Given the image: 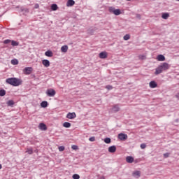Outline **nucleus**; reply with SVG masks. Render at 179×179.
Wrapping results in <instances>:
<instances>
[{"label": "nucleus", "instance_id": "nucleus-1", "mask_svg": "<svg viewBox=\"0 0 179 179\" xmlns=\"http://www.w3.org/2000/svg\"><path fill=\"white\" fill-rule=\"evenodd\" d=\"M170 69V65L168 64V63H162L161 65H159L158 67L155 69V75H160L163 71H167V69Z\"/></svg>", "mask_w": 179, "mask_h": 179}, {"label": "nucleus", "instance_id": "nucleus-2", "mask_svg": "<svg viewBox=\"0 0 179 179\" xmlns=\"http://www.w3.org/2000/svg\"><path fill=\"white\" fill-rule=\"evenodd\" d=\"M6 82L8 85H11V86H20V85H22L21 80L16 78H7Z\"/></svg>", "mask_w": 179, "mask_h": 179}, {"label": "nucleus", "instance_id": "nucleus-3", "mask_svg": "<svg viewBox=\"0 0 179 179\" xmlns=\"http://www.w3.org/2000/svg\"><path fill=\"white\" fill-rule=\"evenodd\" d=\"M109 12L110 13H113V15H115V16H119V15H121V10L115 9L114 7H109Z\"/></svg>", "mask_w": 179, "mask_h": 179}, {"label": "nucleus", "instance_id": "nucleus-4", "mask_svg": "<svg viewBox=\"0 0 179 179\" xmlns=\"http://www.w3.org/2000/svg\"><path fill=\"white\" fill-rule=\"evenodd\" d=\"M9 43H11V45H13V47H17V45H19V42L10 39H6L3 41V44H9Z\"/></svg>", "mask_w": 179, "mask_h": 179}, {"label": "nucleus", "instance_id": "nucleus-5", "mask_svg": "<svg viewBox=\"0 0 179 179\" xmlns=\"http://www.w3.org/2000/svg\"><path fill=\"white\" fill-rule=\"evenodd\" d=\"M55 91L54 90V89H48L46 91V94L47 96H48L49 97H54V96H55Z\"/></svg>", "mask_w": 179, "mask_h": 179}, {"label": "nucleus", "instance_id": "nucleus-6", "mask_svg": "<svg viewBox=\"0 0 179 179\" xmlns=\"http://www.w3.org/2000/svg\"><path fill=\"white\" fill-rule=\"evenodd\" d=\"M118 139H120V141H127V139H128V135L120 133L118 134Z\"/></svg>", "mask_w": 179, "mask_h": 179}, {"label": "nucleus", "instance_id": "nucleus-7", "mask_svg": "<svg viewBox=\"0 0 179 179\" xmlns=\"http://www.w3.org/2000/svg\"><path fill=\"white\" fill-rule=\"evenodd\" d=\"M99 57L101 58V59H106V58L108 57V53H107L106 51L101 52L99 55Z\"/></svg>", "mask_w": 179, "mask_h": 179}, {"label": "nucleus", "instance_id": "nucleus-8", "mask_svg": "<svg viewBox=\"0 0 179 179\" xmlns=\"http://www.w3.org/2000/svg\"><path fill=\"white\" fill-rule=\"evenodd\" d=\"M66 118H68L69 120H73L74 118H76V113H75V112L69 113L66 115Z\"/></svg>", "mask_w": 179, "mask_h": 179}, {"label": "nucleus", "instance_id": "nucleus-9", "mask_svg": "<svg viewBox=\"0 0 179 179\" xmlns=\"http://www.w3.org/2000/svg\"><path fill=\"white\" fill-rule=\"evenodd\" d=\"M33 71V68L31 67H26L24 69V73L25 75H30L31 73V71Z\"/></svg>", "mask_w": 179, "mask_h": 179}, {"label": "nucleus", "instance_id": "nucleus-10", "mask_svg": "<svg viewBox=\"0 0 179 179\" xmlns=\"http://www.w3.org/2000/svg\"><path fill=\"white\" fill-rule=\"evenodd\" d=\"M116 150H117V147H115V145H112L108 148L109 153H115Z\"/></svg>", "mask_w": 179, "mask_h": 179}, {"label": "nucleus", "instance_id": "nucleus-11", "mask_svg": "<svg viewBox=\"0 0 179 179\" xmlns=\"http://www.w3.org/2000/svg\"><path fill=\"white\" fill-rule=\"evenodd\" d=\"M112 111L113 113H118L120 111V106L118 104L114 105L112 108Z\"/></svg>", "mask_w": 179, "mask_h": 179}, {"label": "nucleus", "instance_id": "nucleus-12", "mask_svg": "<svg viewBox=\"0 0 179 179\" xmlns=\"http://www.w3.org/2000/svg\"><path fill=\"white\" fill-rule=\"evenodd\" d=\"M134 157H132V156H127L126 157L127 163H129V164L134 163Z\"/></svg>", "mask_w": 179, "mask_h": 179}, {"label": "nucleus", "instance_id": "nucleus-13", "mask_svg": "<svg viewBox=\"0 0 179 179\" xmlns=\"http://www.w3.org/2000/svg\"><path fill=\"white\" fill-rule=\"evenodd\" d=\"M132 176L135 178H139V177H141V171H136L133 172Z\"/></svg>", "mask_w": 179, "mask_h": 179}, {"label": "nucleus", "instance_id": "nucleus-14", "mask_svg": "<svg viewBox=\"0 0 179 179\" xmlns=\"http://www.w3.org/2000/svg\"><path fill=\"white\" fill-rule=\"evenodd\" d=\"M42 64L45 66V68H48V66H50V61L48 59H43L42 61Z\"/></svg>", "mask_w": 179, "mask_h": 179}, {"label": "nucleus", "instance_id": "nucleus-15", "mask_svg": "<svg viewBox=\"0 0 179 179\" xmlns=\"http://www.w3.org/2000/svg\"><path fill=\"white\" fill-rule=\"evenodd\" d=\"M39 129L41 131H47V126L44 123H40L39 124Z\"/></svg>", "mask_w": 179, "mask_h": 179}, {"label": "nucleus", "instance_id": "nucleus-16", "mask_svg": "<svg viewBox=\"0 0 179 179\" xmlns=\"http://www.w3.org/2000/svg\"><path fill=\"white\" fill-rule=\"evenodd\" d=\"M157 61H166V57L163 55H159L157 57Z\"/></svg>", "mask_w": 179, "mask_h": 179}, {"label": "nucleus", "instance_id": "nucleus-17", "mask_svg": "<svg viewBox=\"0 0 179 179\" xmlns=\"http://www.w3.org/2000/svg\"><path fill=\"white\" fill-rule=\"evenodd\" d=\"M157 86V83H156V81L150 82V87H151V89H155Z\"/></svg>", "mask_w": 179, "mask_h": 179}, {"label": "nucleus", "instance_id": "nucleus-18", "mask_svg": "<svg viewBox=\"0 0 179 179\" xmlns=\"http://www.w3.org/2000/svg\"><path fill=\"white\" fill-rule=\"evenodd\" d=\"M75 5V1L73 0H68L66 3V6H73Z\"/></svg>", "mask_w": 179, "mask_h": 179}, {"label": "nucleus", "instance_id": "nucleus-19", "mask_svg": "<svg viewBox=\"0 0 179 179\" xmlns=\"http://www.w3.org/2000/svg\"><path fill=\"white\" fill-rule=\"evenodd\" d=\"M41 106L43 107V108H45L48 107V102L47 101H43L41 103Z\"/></svg>", "mask_w": 179, "mask_h": 179}, {"label": "nucleus", "instance_id": "nucleus-20", "mask_svg": "<svg viewBox=\"0 0 179 179\" xmlns=\"http://www.w3.org/2000/svg\"><path fill=\"white\" fill-rule=\"evenodd\" d=\"M62 52H68V45H64L61 48Z\"/></svg>", "mask_w": 179, "mask_h": 179}, {"label": "nucleus", "instance_id": "nucleus-21", "mask_svg": "<svg viewBox=\"0 0 179 179\" xmlns=\"http://www.w3.org/2000/svg\"><path fill=\"white\" fill-rule=\"evenodd\" d=\"M162 19L167 20L170 17V14H169V13H162Z\"/></svg>", "mask_w": 179, "mask_h": 179}, {"label": "nucleus", "instance_id": "nucleus-22", "mask_svg": "<svg viewBox=\"0 0 179 179\" xmlns=\"http://www.w3.org/2000/svg\"><path fill=\"white\" fill-rule=\"evenodd\" d=\"M45 55L46 57H52V55H53L52 51H51V50H48V51H46V52H45Z\"/></svg>", "mask_w": 179, "mask_h": 179}, {"label": "nucleus", "instance_id": "nucleus-23", "mask_svg": "<svg viewBox=\"0 0 179 179\" xmlns=\"http://www.w3.org/2000/svg\"><path fill=\"white\" fill-rule=\"evenodd\" d=\"M6 104L7 106H8V107H12V106L15 104V102L13 101V100H9L8 101H7Z\"/></svg>", "mask_w": 179, "mask_h": 179}, {"label": "nucleus", "instance_id": "nucleus-24", "mask_svg": "<svg viewBox=\"0 0 179 179\" xmlns=\"http://www.w3.org/2000/svg\"><path fill=\"white\" fill-rule=\"evenodd\" d=\"M63 127H64V128H71V123L68 122H65L63 124Z\"/></svg>", "mask_w": 179, "mask_h": 179}, {"label": "nucleus", "instance_id": "nucleus-25", "mask_svg": "<svg viewBox=\"0 0 179 179\" xmlns=\"http://www.w3.org/2000/svg\"><path fill=\"white\" fill-rule=\"evenodd\" d=\"M51 9L52 10H57L58 9V6L55 3L51 5Z\"/></svg>", "mask_w": 179, "mask_h": 179}, {"label": "nucleus", "instance_id": "nucleus-26", "mask_svg": "<svg viewBox=\"0 0 179 179\" xmlns=\"http://www.w3.org/2000/svg\"><path fill=\"white\" fill-rule=\"evenodd\" d=\"M129 38H131V35L129 34H126L123 37V40H124L125 41H127V40H129Z\"/></svg>", "mask_w": 179, "mask_h": 179}, {"label": "nucleus", "instance_id": "nucleus-27", "mask_svg": "<svg viewBox=\"0 0 179 179\" xmlns=\"http://www.w3.org/2000/svg\"><path fill=\"white\" fill-rule=\"evenodd\" d=\"M5 94H6V91L5 90H0V96L1 97H3V96H5Z\"/></svg>", "mask_w": 179, "mask_h": 179}, {"label": "nucleus", "instance_id": "nucleus-28", "mask_svg": "<svg viewBox=\"0 0 179 179\" xmlns=\"http://www.w3.org/2000/svg\"><path fill=\"white\" fill-rule=\"evenodd\" d=\"M11 64L13 65H17V64H19V61H17V59H12Z\"/></svg>", "mask_w": 179, "mask_h": 179}, {"label": "nucleus", "instance_id": "nucleus-29", "mask_svg": "<svg viewBox=\"0 0 179 179\" xmlns=\"http://www.w3.org/2000/svg\"><path fill=\"white\" fill-rule=\"evenodd\" d=\"M104 142H105V143H111V138H104Z\"/></svg>", "mask_w": 179, "mask_h": 179}, {"label": "nucleus", "instance_id": "nucleus-30", "mask_svg": "<svg viewBox=\"0 0 179 179\" xmlns=\"http://www.w3.org/2000/svg\"><path fill=\"white\" fill-rule=\"evenodd\" d=\"M26 152L28 153V155H33V149L31 148H27Z\"/></svg>", "mask_w": 179, "mask_h": 179}, {"label": "nucleus", "instance_id": "nucleus-31", "mask_svg": "<svg viewBox=\"0 0 179 179\" xmlns=\"http://www.w3.org/2000/svg\"><path fill=\"white\" fill-rule=\"evenodd\" d=\"M72 178L79 179V178H80V176L78 174H74V175H73Z\"/></svg>", "mask_w": 179, "mask_h": 179}, {"label": "nucleus", "instance_id": "nucleus-32", "mask_svg": "<svg viewBox=\"0 0 179 179\" xmlns=\"http://www.w3.org/2000/svg\"><path fill=\"white\" fill-rule=\"evenodd\" d=\"M93 33H94V29L90 28L88 29V34H93Z\"/></svg>", "mask_w": 179, "mask_h": 179}, {"label": "nucleus", "instance_id": "nucleus-33", "mask_svg": "<svg viewBox=\"0 0 179 179\" xmlns=\"http://www.w3.org/2000/svg\"><path fill=\"white\" fill-rule=\"evenodd\" d=\"M65 150V147L64 146H59V152H64Z\"/></svg>", "mask_w": 179, "mask_h": 179}, {"label": "nucleus", "instance_id": "nucleus-34", "mask_svg": "<svg viewBox=\"0 0 179 179\" xmlns=\"http://www.w3.org/2000/svg\"><path fill=\"white\" fill-rule=\"evenodd\" d=\"M138 58H139V59H142V60L146 59V56H145V55H139Z\"/></svg>", "mask_w": 179, "mask_h": 179}, {"label": "nucleus", "instance_id": "nucleus-35", "mask_svg": "<svg viewBox=\"0 0 179 179\" xmlns=\"http://www.w3.org/2000/svg\"><path fill=\"white\" fill-rule=\"evenodd\" d=\"M89 141H90V142H94V141H96V137H94V136L90 137V138H89Z\"/></svg>", "mask_w": 179, "mask_h": 179}, {"label": "nucleus", "instance_id": "nucleus-36", "mask_svg": "<svg viewBox=\"0 0 179 179\" xmlns=\"http://www.w3.org/2000/svg\"><path fill=\"white\" fill-rule=\"evenodd\" d=\"M141 149H145L146 148V144H145V143L141 144Z\"/></svg>", "mask_w": 179, "mask_h": 179}, {"label": "nucleus", "instance_id": "nucleus-37", "mask_svg": "<svg viewBox=\"0 0 179 179\" xmlns=\"http://www.w3.org/2000/svg\"><path fill=\"white\" fill-rule=\"evenodd\" d=\"M71 149H73V150H76L78 149V146L77 145H72Z\"/></svg>", "mask_w": 179, "mask_h": 179}, {"label": "nucleus", "instance_id": "nucleus-38", "mask_svg": "<svg viewBox=\"0 0 179 179\" xmlns=\"http://www.w3.org/2000/svg\"><path fill=\"white\" fill-rule=\"evenodd\" d=\"M106 89H108V90H111V89H113V86H111V85H107V86H106Z\"/></svg>", "mask_w": 179, "mask_h": 179}, {"label": "nucleus", "instance_id": "nucleus-39", "mask_svg": "<svg viewBox=\"0 0 179 179\" xmlns=\"http://www.w3.org/2000/svg\"><path fill=\"white\" fill-rule=\"evenodd\" d=\"M169 156H170V153H169V152L164 154V157L166 158L169 157Z\"/></svg>", "mask_w": 179, "mask_h": 179}, {"label": "nucleus", "instance_id": "nucleus-40", "mask_svg": "<svg viewBox=\"0 0 179 179\" xmlns=\"http://www.w3.org/2000/svg\"><path fill=\"white\" fill-rule=\"evenodd\" d=\"M34 8L35 9H38V8H40V5H38V3H36L35 4Z\"/></svg>", "mask_w": 179, "mask_h": 179}, {"label": "nucleus", "instance_id": "nucleus-41", "mask_svg": "<svg viewBox=\"0 0 179 179\" xmlns=\"http://www.w3.org/2000/svg\"><path fill=\"white\" fill-rule=\"evenodd\" d=\"M176 99H179V93L176 95Z\"/></svg>", "mask_w": 179, "mask_h": 179}, {"label": "nucleus", "instance_id": "nucleus-42", "mask_svg": "<svg viewBox=\"0 0 179 179\" xmlns=\"http://www.w3.org/2000/svg\"><path fill=\"white\" fill-rule=\"evenodd\" d=\"M137 17H138L139 19H141V15H137Z\"/></svg>", "mask_w": 179, "mask_h": 179}, {"label": "nucleus", "instance_id": "nucleus-43", "mask_svg": "<svg viewBox=\"0 0 179 179\" xmlns=\"http://www.w3.org/2000/svg\"><path fill=\"white\" fill-rule=\"evenodd\" d=\"M100 179H106V178L104 176H101Z\"/></svg>", "mask_w": 179, "mask_h": 179}, {"label": "nucleus", "instance_id": "nucleus-44", "mask_svg": "<svg viewBox=\"0 0 179 179\" xmlns=\"http://www.w3.org/2000/svg\"><path fill=\"white\" fill-rule=\"evenodd\" d=\"M2 169V165L0 164V170Z\"/></svg>", "mask_w": 179, "mask_h": 179}, {"label": "nucleus", "instance_id": "nucleus-45", "mask_svg": "<svg viewBox=\"0 0 179 179\" xmlns=\"http://www.w3.org/2000/svg\"><path fill=\"white\" fill-rule=\"evenodd\" d=\"M127 1H131V0H127Z\"/></svg>", "mask_w": 179, "mask_h": 179}]
</instances>
